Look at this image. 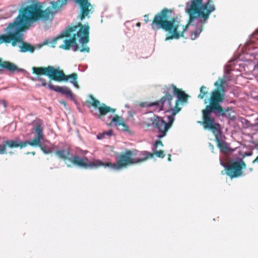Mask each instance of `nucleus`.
<instances>
[{
	"label": "nucleus",
	"mask_w": 258,
	"mask_h": 258,
	"mask_svg": "<svg viewBox=\"0 0 258 258\" xmlns=\"http://www.w3.org/2000/svg\"><path fill=\"white\" fill-rule=\"evenodd\" d=\"M0 68L5 69L13 72V63L0 59Z\"/></svg>",
	"instance_id": "nucleus-20"
},
{
	"label": "nucleus",
	"mask_w": 258,
	"mask_h": 258,
	"mask_svg": "<svg viewBox=\"0 0 258 258\" xmlns=\"http://www.w3.org/2000/svg\"><path fill=\"white\" fill-rule=\"evenodd\" d=\"M9 41L8 37H6L5 34L0 35V44L3 42L6 43Z\"/></svg>",
	"instance_id": "nucleus-24"
},
{
	"label": "nucleus",
	"mask_w": 258,
	"mask_h": 258,
	"mask_svg": "<svg viewBox=\"0 0 258 258\" xmlns=\"http://www.w3.org/2000/svg\"><path fill=\"white\" fill-rule=\"evenodd\" d=\"M252 163H258V155H257V156L256 157V158L254 159V160H253V161H252Z\"/></svg>",
	"instance_id": "nucleus-28"
},
{
	"label": "nucleus",
	"mask_w": 258,
	"mask_h": 258,
	"mask_svg": "<svg viewBox=\"0 0 258 258\" xmlns=\"http://www.w3.org/2000/svg\"><path fill=\"white\" fill-rule=\"evenodd\" d=\"M112 131L110 130L107 132H104L102 133H99L97 136V139L99 140H101L104 139L106 136L110 137L112 135Z\"/></svg>",
	"instance_id": "nucleus-21"
},
{
	"label": "nucleus",
	"mask_w": 258,
	"mask_h": 258,
	"mask_svg": "<svg viewBox=\"0 0 258 258\" xmlns=\"http://www.w3.org/2000/svg\"><path fill=\"white\" fill-rule=\"evenodd\" d=\"M250 170L251 171H252V168H250Z\"/></svg>",
	"instance_id": "nucleus-35"
},
{
	"label": "nucleus",
	"mask_w": 258,
	"mask_h": 258,
	"mask_svg": "<svg viewBox=\"0 0 258 258\" xmlns=\"http://www.w3.org/2000/svg\"><path fill=\"white\" fill-rule=\"evenodd\" d=\"M168 160H169V161H171V158H170V155H169V157H168Z\"/></svg>",
	"instance_id": "nucleus-31"
},
{
	"label": "nucleus",
	"mask_w": 258,
	"mask_h": 258,
	"mask_svg": "<svg viewBox=\"0 0 258 258\" xmlns=\"http://www.w3.org/2000/svg\"><path fill=\"white\" fill-rule=\"evenodd\" d=\"M112 123H114L116 126L122 125L123 127L122 130L124 131H129L128 126H127L125 122L122 121V117L118 116L117 114H116L115 116L111 119V121L110 123H109V125H112Z\"/></svg>",
	"instance_id": "nucleus-16"
},
{
	"label": "nucleus",
	"mask_w": 258,
	"mask_h": 258,
	"mask_svg": "<svg viewBox=\"0 0 258 258\" xmlns=\"http://www.w3.org/2000/svg\"><path fill=\"white\" fill-rule=\"evenodd\" d=\"M172 89L174 95L177 96V99L175 101V108L173 114H177L180 112L181 107L179 106L180 102L182 103L186 102L188 99L189 96L185 94V92L177 88L176 86L172 85L170 86Z\"/></svg>",
	"instance_id": "nucleus-14"
},
{
	"label": "nucleus",
	"mask_w": 258,
	"mask_h": 258,
	"mask_svg": "<svg viewBox=\"0 0 258 258\" xmlns=\"http://www.w3.org/2000/svg\"><path fill=\"white\" fill-rule=\"evenodd\" d=\"M173 100V96L170 95L169 92H166L165 95L162 97L160 100L157 101L158 103L157 106L160 107V110H164L166 112L171 113L169 116H173L176 114H173L175 108V105L173 107L172 102Z\"/></svg>",
	"instance_id": "nucleus-13"
},
{
	"label": "nucleus",
	"mask_w": 258,
	"mask_h": 258,
	"mask_svg": "<svg viewBox=\"0 0 258 258\" xmlns=\"http://www.w3.org/2000/svg\"><path fill=\"white\" fill-rule=\"evenodd\" d=\"M34 125L33 129L35 132L36 138L30 141H23V142H18L15 140H7L3 141V144L1 146H4L5 152L0 153L4 154L7 153V146L9 148H16L20 147V149L25 148L28 145L32 146H39L41 150L45 154H48L51 153L50 149H46L45 146L41 145V140L43 139V127L42 126V121L39 118L36 119L32 122Z\"/></svg>",
	"instance_id": "nucleus-7"
},
{
	"label": "nucleus",
	"mask_w": 258,
	"mask_h": 258,
	"mask_svg": "<svg viewBox=\"0 0 258 258\" xmlns=\"http://www.w3.org/2000/svg\"><path fill=\"white\" fill-rule=\"evenodd\" d=\"M134 153V151L131 150H126L124 153H121L118 155V159L116 163H112L110 162L104 163L98 159H96L94 161L100 162V164L94 165V168H97L100 166H106L114 169V170H119L123 167H125L128 165H134L143 162H145L147 159L153 157V154L150 153L147 151H143L140 152L138 154L141 156L140 158H133V155H136Z\"/></svg>",
	"instance_id": "nucleus-5"
},
{
	"label": "nucleus",
	"mask_w": 258,
	"mask_h": 258,
	"mask_svg": "<svg viewBox=\"0 0 258 258\" xmlns=\"http://www.w3.org/2000/svg\"><path fill=\"white\" fill-rule=\"evenodd\" d=\"M145 23H147L148 22V16L147 15H145Z\"/></svg>",
	"instance_id": "nucleus-30"
},
{
	"label": "nucleus",
	"mask_w": 258,
	"mask_h": 258,
	"mask_svg": "<svg viewBox=\"0 0 258 258\" xmlns=\"http://www.w3.org/2000/svg\"><path fill=\"white\" fill-rule=\"evenodd\" d=\"M224 81L220 79L219 82H216L215 86L217 88L211 93L209 104L206 106L203 112V125L205 128H209L212 132L216 134L220 131V125L215 122V118L212 116V113L216 116H221L234 121L236 114L232 107L224 108L220 105L221 102L225 99Z\"/></svg>",
	"instance_id": "nucleus-2"
},
{
	"label": "nucleus",
	"mask_w": 258,
	"mask_h": 258,
	"mask_svg": "<svg viewBox=\"0 0 258 258\" xmlns=\"http://www.w3.org/2000/svg\"><path fill=\"white\" fill-rule=\"evenodd\" d=\"M251 155V152H245L244 156H250Z\"/></svg>",
	"instance_id": "nucleus-29"
},
{
	"label": "nucleus",
	"mask_w": 258,
	"mask_h": 258,
	"mask_svg": "<svg viewBox=\"0 0 258 258\" xmlns=\"http://www.w3.org/2000/svg\"><path fill=\"white\" fill-rule=\"evenodd\" d=\"M19 35H20L22 38V41L20 42L22 43L20 46V51L21 52H26L28 51L31 53L33 52L35 50V47L29 43L23 42L22 35L20 33V32Z\"/></svg>",
	"instance_id": "nucleus-17"
},
{
	"label": "nucleus",
	"mask_w": 258,
	"mask_h": 258,
	"mask_svg": "<svg viewBox=\"0 0 258 258\" xmlns=\"http://www.w3.org/2000/svg\"><path fill=\"white\" fill-rule=\"evenodd\" d=\"M55 154L59 158L62 159L63 161L68 160L75 166L84 168H94V165H98L100 163L99 161H90L86 157H79L77 155H73L72 157L70 158V150L69 149L56 150Z\"/></svg>",
	"instance_id": "nucleus-9"
},
{
	"label": "nucleus",
	"mask_w": 258,
	"mask_h": 258,
	"mask_svg": "<svg viewBox=\"0 0 258 258\" xmlns=\"http://www.w3.org/2000/svg\"><path fill=\"white\" fill-rule=\"evenodd\" d=\"M31 154L33 155H34L35 154V153L33 152H32Z\"/></svg>",
	"instance_id": "nucleus-34"
},
{
	"label": "nucleus",
	"mask_w": 258,
	"mask_h": 258,
	"mask_svg": "<svg viewBox=\"0 0 258 258\" xmlns=\"http://www.w3.org/2000/svg\"><path fill=\"white\" fill-rule=\"evenodd\" d=\"M79 5L81 8L80 18L83 20L89 15L90 12L91 4L88 0H74ZM68 0H57L50 2L51 7L43 9V3L38 0H33L31 4L20 10L19 15L13 23H10L6 30L8 34H5L8 37L10 43L11 41L12 46H16L17 42L22 41V38L19 35V32L28 29L30 24L39 21L46 22L51 20L55 13L63 6L67 4Z\"/></svg>",
	"instance_id": "nucleus-1"
},
{
	"label": "nucleus",
	"mask_w": 258,
	"mask_h": 258,
	"mask_svg": "<svg viewBox=\"0 0 258 258\" xmlns=\"http://www.w3.org/2000/svg\"><path fill=\"white\" fill-rule=\"evenodd\" d=\"M172 13L171 10L164 8L160 12L157 13L153 18V20L151 23L152 28L154 30L163 29L171 35L166 37L165 39H172L173 38L178 39L181 37H183V34L188 28L189 25H192L194 22L197 24V30L192 32L191 34V39L192 40L196 39L202 32L203 26L206 20L199 19L198 16L197 19H195L192 23L185 25H181L180 21L177 17H172L170 19V15Z\"/></svg>",
	"instance_id": "nucleus-3"
},
{
	"label": "nucleus",
	"mask_w": 258,
	"mask_h": 258,
	"mask_svg": "<svg viewBox=\"0 0 258 258\" xmlns=\"http://www.w3.org/2000/svg\"><path fill=\"white\" fill-rule=\"evenodd\" d=\"M48 86L50 90H54L57 92H60L63 95H66L70 97L71 98H72L73 97L72 91L67 87L55 86L52 85L51 82L48 84Z\"/></svg>",
	"instance_id": "nucleus-15"
},
{
	"label": "nucleus",
	"mask_w": 258,
	"mask_h": 258,
	"mask_svg": "<svg viewBox=\"0 0 258 258\" xmlns=\"http://www.w3.org/2000/svg\"><path fill=\"white\" fill-rule=\"evenodd\" d=\"M163 146V144L161 141L160 140H157L156 141L155 144L154 145V148L153 149V153H150L151 154L155 155V156L159 158H164L165 157V154L164 153L163 150H157L156 149L158 147V146Z\"/></svg>",
	"instance_id": "nucleus-18"
},
{
	"label": "nucleus",
	"mask_w": 258,
	"mask_h": 258,
	"mask_svg": "<svg viewBox=\"0 0 258 258\" xmlns=\"http://www.w3.org/2000/svg\"><path fill=\"white\" fill-rule=\"evenodd\" d=\"M255 68H258V63L255 66Z\"/></svg>",
	"instance_id": "nucleus-33"
},
{
	"label": "nucleus",
	"mask_w": 258,
	"mask_h": 258,
	"mask_svg": "<svg viewBox=\"0 0 258 258\" xmlns=\"http://www.w3.org/2000/svg\"><path fill=\"white\" fill-rule=\"evenodd\" d=\"M59 102L60 104H62L63 105V106L65 107V108H67V103L66 102V101L65 100H59Z\"/></svg>",
	"instance_id": "nucleus-25"
},
{
	"label": "nucleus",
	"mask_w": 258,
	"mask_h": 258,
	"mask_svg": "<svg viewBox=\"0 0 258 258\" xmlns=\"http://www.w3.org/2000/svg\"><path fill=\"white\" fill-rule=\"evenodd\" d=\"M203 0H191L190 7L187 10L189 17V23H192L197 19L196 15L203 18L205 20H208L211 13L215 11V7L212 1L208 0L207 2L202 4Z\"/></svg>",
	"instance_id": "nucleus-8"
},
{
	"label": "nucleus",
	"mask_w": 258,
	"mask_h": 258,
	"mask_svg": "<svg viewBox=\"0 0 258 258\" xmlns=\"http://www.w3.org/2000/svg\"><path fill=\"white\" fill-rule=\"evenodd\" d=\"M0 104H2L4 108H6L7 106V102L4 100H0Z\"/></svg>",
	"instance_id": "nucleus-26"
},
{
	"label": "nucleus",
	"mask_w": 258,
	"mask_h": 258,
	"mask_svg": "<svg viewBox=\"0 0 258 258\" xmlns=\"http://www.w3.org/2000/svg\"><path fill=\"white\" fill-rule=\"evenodd\" d=\"M216 141L218 148H220L221 152H227L228 151L227 144L224 141L219 139L218 137H216Z\"/></svg>",
	"instance_id": "nucleus-19"
},
{
	"label": "nucleus",
	"mask_w": 258,
	"mask_h": 258,
	"mask_svg": "<svg viewBox=\"0 0 258 258\" xmlns=\"http://www.w3.org/2000/svg\"><path fill=\"white\" fill-rule=\"evenodd\" d=\"M152 120L153 126L158 130V137L161 139L166 135L167 132L172 125L174 117L168 116V122H165L162 117L159 116H155Z\"/></svg>",
	"instance_id": "nucleus-11"
},
{
	"label": "nucleus",
	"mask_w": 258,
	"mask_h": 258,
	"mask_svg": "<svg viewBox=\"0 0 258 258\" xmlns=\"http://www.w3.org/2000/svg\"><path fill=\"white\" fill-rule=\"evenodd\" d=\"M206 87L204 86H203L201 87L200 88V94L198 95V98L203 99L204 98L205 96L207 95L208 93V92L207 91H206Z\"/></svg>",
	"instance_id": "nucleus-23"
},
{
	"label": "nucleus",
	"mask_w": 258,
	"mask_h": 258,
	"mask_svg": "<svg viewBox=\"0 0 258 258\" xmlns=\"http://www.w3.org/2000/svg\"><path fill=\"white\" fill-rule=\"evenodd\" d=\"M32 73L38 76V80L42 82L41 86H46L47 83L45 79L40 77V75H44L47 76L50 80H53L56 82L67 81L69 79H72L71 82L75 87H79L77 81L78 75L73 73L69 76H66L62 70L55 69L52 66H48L46 68L33 67Z\"/></svg>",
	"instance_id": "nucleus-6"
},
{
	"label": "nucleus",
	"mask_w": 258,
	"mask_h": 258,
	"mask_svg": "<svg viewBox=\"0 0 258 258\" xmlns=\"http://www.w3.org/2000/svg\"><path fill=\"white\" fill-rule=\"evenodd\" d=\"M5 152V149L4 146H1L0 145V153H4Z\"/></svg>",
	"instance_id": "nucleus-27"
},
{
	"label": "nucleus",
	"mask_w": 258,
	"mask_h": 258,
	"mask_svg": "<svg viewBox=\"0 0 258 258\" xmlns=\"http://www.w3.org/2000/svg\"><path fill=\"white\" fill-rule=\"evenodd\" d=\"M141 25V23H137V26H140Z\"/></svg>",
	"instance_id": "nucleus-32"
},
{
	"label": "nucleus",
	"mask_w": 258,
	"mask_h": 258,
	"mask_svg": "<svg viewBox=\"0 0 258 258\" xmlns=\"http://www.w3.org/2000/svg\"><path fill=\"white\" fill-rule=\"evenodd\" d=\"M246 168V165L242 159H240L238 161L232 162L225 167L226 174L232 178L241 176L243 175V169Z\"/></svg>",
	"instance_id": "nucleus-12"
},
{
	"label": "nucleus",
	"mask_w": 258,
	"mask_h": 258,
	"mask_svg": "<svg viewBox=\"0 0 258 258\" xmlns=\"http://www.w3.org/2000/svg\"><path fill=\"white\" fill-rule=\"evenodd\" d=\"M158 105V103L157 101L153 102L152 103H148V102H141L140 103V106L141 107H150V106H157Z\"/></svg>",
	"instance_id": "nucleus-22"
},
{
	"label": "nucleus",
	"mask_w": 258,
	"mask_h": 258,
	"mask_svg": "<svg viewBox=\"0 0 258 258\" xmlns=\"http://www.w3.org/2000/svg\"><path fill=\"white\" fill-rule=\"evenodd\" d=\"M90 100L88 101V103L98 110V112L93 113L94 116L95 117L103 119L104 116L108 113H114L115 112L116 109L111 108L109 106H107L104 103L101 104L100 102L94 98L93 96L90 95Z\"/></svg>",
	"instance_id": "nucleus-10"
},
{
	"label": "nucleus",
	"mask_w": 258,
	"mask_h": 258,
	"mask_svg": "<svg viewBox=\"0 0 258 258\" xmlns=\"http://www.w3.org/2000/svg\"><path fill=\"white\" fill-rule=\"evenodd\" d=\"M90 26L79 23L77 25L70 26L58 36L53 39L52 42L55 44L58 39L63 37H71L63 40V43L59 46L63 50H70L71 48L75 51L89 52L90 51L87 44L89 42Z\"/></svg>",
	"instance_id": "nucleus-4"
}]
</instances>
